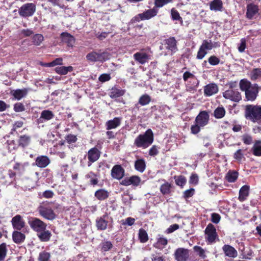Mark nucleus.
<instances>
[{"label":"nucleus","mask_w":261,"mask_h":261,"mask_svg":"<svg viewBox=\"0 0 261 261\" xmlns=\"http://www.w3.org/2000/svg\"><path fill=\"white\" fill-rule=\"evenodd\" d=\"M61 38L62 41L63 42L67 43L69 46H72L75 42L74 37L67 32H63L61 33Z\"/></svg>","instance_id":"23"},{"label":"nucleus","mask_w":261,"mask_h":261,"mask_svg":"<svg viewBox=\"0 0 261 261\" xmlns=\"http://www.w3.org/2000/svg\"><path fill=\"white\" fill-rule=\"evenodd\" d=\"M121 119L119 117H115L112 120H110L106 122V126L107 129H114L120 125Z\"/></svg>","instance_id":"26"},{"label":"nucleus","mask_w":261,"mask_h":261,"mask_svg":"<svg viewBox=\"0 0 261 261\" xmlns=\"http://www.w3.org/2000/svg\"><path fill=\"white\" fill-rule=\"evenodd\" d=\"M225 114V110L223 107H218L215 111L214 115L217 119L222 118Z\"/></svg>","instance_id":"43"},{"label":"nucleus","mask_w":261,"mask_h":261,"mask_svg":"<svg viewBox=\"0 0 261 261\" xmlns=\"http://www.w3.org/2000/svg\"><path fill=\"white\" fill-rule=\"evenodd\" d=\"M205 233L206 234V239L210 243H213L217 236L216 229L215 226L212 224H209L205 229Z\"/></svg>","instance_id":"13"},{"label":"nucleus","mask_w":261,"mask_h":261,"mask_svg":"<svg viewBox=\"0 0 261 261\" xmlns=\"http://www.w3.org/2000/svg\"><path fill=\"white\" fill-rule=\"evenodd\" d=\"M100 155V152L97 148L94 147L90 149L87 154L89 160L87 163L88 166L90 167L92 163L96 162L99 158Z\"/></svg>","instance_id":"14"},{"label":"nucleus","mask_w":261,"mask_h":261,"mask_svg":"<svg viewBox=\"0 0 261 261\" xmlns=\"http://www.w3.org/2000/svg\"><path fill=\"white\" fill-rule=\"evenodd\" d=\"M85 178L88 180L89 184L93 186L96 185L99 181L97 175L92 171L88 172L85 175Z\"/></svg>","instance_id":"30"},{"label":"nucleus","mask_w":261,"mask_h":261,"mask_svg":"<svg viewBox=\"0 0 261 261\" xmlns=\"http://www.w3.org/2000/svg\"><path fill=\"white\" fill-rule=\"evenodd\" d=\"M50 256L49 253L43 251L40 253L38 259L39 261H48Z\"/></svg>","instance_id":"53"},{"label":"nucleus","mask_w":261,"mask_h":261,"mask_svg":"<svg viewBox=\"0 0 261 261\" xmlns=\"http://www.w3.org/2000/svg\"><path fill=\"white\" fill-rule=\"evenodd\" d=\"M242 140L245 144L249 145L252 143V137L248 134H245L242 136Z\"/></svg>","instance_id":"57"},{"label":"nucleus","mask_w":261,"mask_h":261,"mask_svg":"<svg viewBox=\"0 0 261 261\" xmlns=\"http://www.w3.org/2000/svg\"><path fill=\"white\" fill-rule=\"evenodd\" d=\"M223 97L234 102H239L242 99V96L240 92L237 90L229 89L223 93Z\"/></svg>","instance_id":"12"},{"label":"nucleus","mask_w":261,"mask_h":261,"mask_svg":"<svg viewBox=\"0 0 261 261\" xmlns=\"http://www.w3.org/2000/svg\"><path fill=\"white\" fill-rule=\"evenodd\" d=\"M239 84L241 90L245 91L247 100L252 101L256 98L259 89L257 84H252L247 79L241 80Z\"/></svg>","instance_id":"1"},{"label":"nucleus","mask_w":261,"mask_h":261,"mask_svg":"<svg viewBox=\"0 0 261 261\" xmlns=\"http://www.w3.org/2000/svg\"><path fill=\"white\" fill-rule=\"evenodd\" d=\"M31 138L27 135H22L19 137L18 140L19 145L25 147L27 146L30 143Z\"/></svg>","instance_id":"40"},{"label":"nucleus","mask_w":261,"mask_h":261,"mask_svg":"<svg viewBox=\"0 0 261 261\" xmlns=\"http://www.w3.org/2000/svg\"><path fill=\"white\" fill-rule=\"evenodd\" d=\"M37 211L39 215L46 219L53 220L56 218V214L51 208L40 205Z\"/></svg>","instance_id":"10"},{"label":"nucleus","mask_w":261,"mask_h":261,"mask_svg":"<svg viewBox=\"0 0 261 261\" xmlns=\"http://www.w3.org/2000/svg\"><path fill=\"white\" fill-rule=\"evenodd\" d=\"M139 238L141 243H145L148 241V234H147L146 231L144 229H143L142 228H141L139 229Z\"/></svg>","instance_id":"45"},{"label":"nucleus","mask_w":261,"mask_h":261,"mask_svg":"<svg viewBox=\"0 0 261 261\" xmlns=\"http://www.w3.org/2000/svg\"><path fill=\"white\" fill-rule=\"evenodd\" d=\"M223 2L221 0H213L210 3V9L211 11H222Z\"/></svg>","instance_id":"25"},{"label":"nucleus","mask_w":261,"mask_h":261,"mask_svg":"<svg viewBox=\"0 0 261 261\" xmlns=\"http://www.w3.org/2000/svg\"><path fill=\"white\" fill-rule=\"evenodd\" d=\"M37 233L38 238L42 242L48 241L51 236L50 232L49 230H46V228L44 229L43 231L37 232Z\"/></svg>","instance_id":"32"},{"label":"nucleus","mask_w":261,"mask_h":261,"mask_svg":"<svg viewBox=\"0 0 261 261\" xmlns=\"http://www.w3.org/2000/svg\"><path fill=\"white\" fill-rule=\"evenodd\" d=\"M14 242L16 243H21L25 239V235L18 230L14 231L12 234Z\"/></svg>","instance_id":"33"},{"label":"nucleus","mask_w":261,"mask_h":261,"mask_svg":"<svg viewBox=\"0 0 261 261\" xmlns=\"http://www.w3.org/2000/svg\"><path fill=\"white\" fill-rule=\"evenodd\" d=\"M56 72L58 73V74H62V75H65L68 72L72 71L73 70V67L72 66H60V67H57L55 69Z\"/></svg>","instance_id":"39"},{"label":"nucleus","mask_w":261,"mask_h":261,"mask_svg":"<svg viewBox=\"0 0 261 261\" xmlns=\"http://www.w3.org/2000/svg\"><path fill=\"white\" fill-rule=\"evenodd\" d=\"M130 185L137 186L139 185L141 179L139 176H132L130 177Z\"/></svg>","instance_id":"58"},{"label":"nucleus","mask_w":261,"mask_h":261,"mask_svg":"<svg viewBox=\"0 0 261 261\" xmlns=\"http://www.w3.org/2000/svg\"><path fill=\"white\" fill-rule=\"evenodd\" d=\"M238 173L234 170H229L226 175V178L229 182H234L238 178Z\"/></svg>","instance_id":"38"},{"label":"nucleus","mask_w":261,"mask_h":261,"mask_svg":"<svg viewBox=\"0 0 261 261\" xmlns=\"http://www.w3.org/2000/svg\"><path fill=\"white\" fill-rule=\"evenodd\" d=\"M221 219L220 215L217 213H213L211 215V221L216 224L219 222Z\"/></svg>","instance_id":"60"},{"label":"nucleus","mask_w":261,"mask_h":261,"mask_svg":"<svg viewBox=\"0 0 261 261\" xmlns=\"http://www.w3.org/2000/svg\"><path fill=\"white\" fill-rule=\"evenodd\" d=\"M14 110L16 112H21L25 110L24 106L20 102H17L14 105Z\"/></svg>","instance_id":"56"},{"label":"nucleus","mask_w":261,"mask_h":261,"mask_svg":"<svg viewBox=\"0 0 261 261\" xmlns=\"http://www.w3.org/2000/svg\"><path fill=\"white\" fill-rule=\"evenodd\" d=\"M218 88L215 84H210L204 87V94L206 96H211L218 92Z\"/></svg>","instance_id":"29"},{"label":"nucleus","mask_w":261,"mask_h":261,"mask_svg":"<svg viewBox=\"0 0 261 261\" xmlns=\"http://www.w3.org/2000/svg\"><path fill=\"white\" fill-rule=\"evenodd\" d=\"M123 94V91L116 88H113L110 93V96L112 98H115L119 97Z\"/></svg>","instance_id":"42"},{"label":"nucleus","mask_w":261,"mask_h":261,"mask_svg":"<svg viewBox=\"0 0 261 261\" xmlns=\"http://www.w3.org/2000/svg\"><path fill=\"white\" fill-rule=\"evenodd\" d=\"M208 62L212 65H217L220 62V59L216 56H212L208 59Z\"/></svg>","instance_id":"59"},{"label":"nucleus","mask_w":261,"mask_h":261,"mask_svg":"<svg viewBox=\"0 0 261 261\" xmlns=\"http://www.w3.org/2000/svg\"><path fill=\"white\" fill-rule=\"evenodd\" d=\"M189 256V250L184 248H178L174 253V258L176 261H188Z\"/></svg>","instance_id":"11"},{"label":"nucleus","mask_w":261,"mask_h":261,"mask_svg":"<svg viewBox=\"0 0 261 261\" xmlns=\"http://www.w3.org/2000/svg\"><path fill=\"white\" fill-rule=\"evenodd\" d=\"M29 165L28 162H25L23 163H16L13 166V169L18 171H23L25 170V168L28 166Z\"/></svg>","instance_id":"48"},{"label":"nucleus","mask_w":261,"mask_h":261,"mask_svg":"<svg viewBox=\"0 0 261 261\" xmlns=\"http://www.w3.org/2000/svg\"><path fill=\"white\" fill-rule=\"evenodd\" d=\"M194 189L191 188L189 190L185 191L184 193V196L185 198H188L192 197L194 194Z\"/></svg>","instance_id":"62"},{"label":"nucleus","mask_w":261,"mask_h":261,"mask_svg":"<svg viewBox=\"0 0 261 261\" xmlns=\"http://www.w3.org/2000/svg\"><path fill=\"white\" fill-rule=\"evenodd\" d=\"M222 250L226 256L235 258L238 256V252L236 249L229 245H224L222 247Z\"/></svg>","instance_id":"22"},{"label":"nucleus","mask_w":261,"mask_h":261,"mask_svg":"<svg viewBox=\"0 0 261 261\" xmlns=\"http://www.w3.org/2000/svg\"><path fill=\"white\" fill-rule=\"evenodd\" d=\"M171 185L168 182H166L161 186L160 191L164 195L168 194L171 192Z\"/></svg>","instance_id":"47"},{"label":"nucleus","mask_w":261,"mask_h":261,"mask_svg":"<svg viewBox=\"0 0 261 261\" xmlns=\"http://www.w3.org/2000/svg\"><path fill=\"white\" fill-rule=\"evenodd\" d=\"M66 140H67V142L72 143L76 141L77 138L76 136L74 135L69 134L66 136Z\"/></svg>","instance_id":"63"},{"label":"nucleus","mask_w":261,"mask_h":261,"mask_svg":"<svg viewBox=\"0 0 261 261\" xmlns=\"http://www.w3.org/2000/svg\"><path fill=\"white\" fill-rule=\"evenodd\" d=\"M167 49L175 51L177 50V41L174 37H170L165 40Z\"/></svg>","instance_id":"24"},{"label":"nucleus","mask_w":261,"mask_h":261,"mask_svg":"<svg viewBox=\"0 0 261 261\" xmlns=\"http://www.w3.org/2000/svg\"><path fill=\"white\" fill-rule=\"evenodd\" d=\"M168 240L164 237H160L158 239L157 241L154 244L153 246L158 249L162 250L167 245Z\"/></svg>","instance_id":"34"},{"label":"nucleus","mask_w":261,"mask_h":261,"mask_svg":"<svg viewBox=\"0 0 261 261\" xmlns=\"http://www.w3.org/2000/svg\"><path fill=\"white\" fill-rule=\"evenodd\" d=\"M174 179L176 184L180 187H183L187 182L186 177L182 175L175 176Z\"/></svg>","instance_id":"46"},{"label":"nucleus","mask_w":261,"mask_h":261,"mask_svg":"<svg viewBox=\"0 0 261 261\" xmlns=\"http://www.w3.org/2000/svg\"><path fill=\"white\" fill-rule=\"evenodd\" d=\"M111 175L114 178L120 179L124 175V170L120 165H115L112 169Z\"/></svg>","instance_id":"19"},{"label":"nucleus","mask_w":261,"mask_h":261,"mask_svg":"<svg viewBox=\"0 0 261 261\" xmlns=\"http://www.w3.org/2000/svg\"><path fill=\"white\" fill-rule=\"evenodd\" d=\"M108 192L104 189H100L95 193V196L99 200H103L109 197Z\"/></svg>","instance_id":"36"},{"label":"nucleus","mask_w":261,"mask_h":261,"mask_svg":"<svg viewBox=\"0 0 261 261\" xmlns=\"http://www.w3.org/2000/svg\"><path fill=\"white\" fill-rule=\"evenodd\" d=\"M132 198V196L129 195L128 193H124L122 195V201L125 204H128L131 203Z\"/></svg>","instance_id":"55"},{"label":"nucleus","mask_w":261,"mask_h":261,"mask_svg":"<svg viewBox=\"0 0 261 261\" xmlns=\"http://www.w3.org/2000/svg\"><path fill=\"white\" fill-rule=\"evenodd\" d=\"M210 116L205 111L200 112L195 119L194 124L191 127L192 134L196 135L200 132L201 128L206 125L209 121Z\"/></svg>","instance_id":"3"},{"label":"nucleus","mask_w":261,"mask_h":261,"mask_svg":"<svg viewBox=\"0 0 261 261\" xmlns=\"http://www.w3.org/2000/svg\"><path fill=\"white\" fill-rule=\"evenodd\" d=\"M133 57L141 64H144L150 59L149 56L144 52H137L134 54Z\"/></svg>","instance_id":"21"},{"label":"nucleus","mask_w":261,"mask_h":261,"mask_svg":"<svg viewBox=\"0 0 261 261\" xmlns=\"http://www.w3.org/2000/svg\"><path fill=\"white\" fill-rule=\"evenodd\" d=\"M44 37L43 35L40 34H37L34 35L32 37V42L35 45L38 46L40 45L41 42L43 41Z\"/></svg>","instance_id":"44"},{"label":"nucleus","mask_w":261,"mask_h":261,"mask_svg":"<svg viewBox=\"0 0 261 261\" xmlns=\"http://www.w3.org/2000/svg\"><path fill=\"white\" fill-rule=\"evenodd\" d=\"M259 9L257 5L254 4H249L247 6L246 17L252 19L258 13Z\"/></svg>","instance_id":"17"},{"label":"nucleus","mask_w":261,"mask_h":261,"mask_svg":"<svg viewBox=\"0 0 261 261\" xmlns=\"http://www.w3.org/2000/svg\"><path fill=\"white\" fill-rule=\"evenodd\" d=\"M151 101V97L148 94H144L142 95L139 99L138 103L135 105L134 109L139 110V104L141 106H145L148 105Z\"/></svg>","instance_id":"31"},{"label":"nucleus","mask_w":261,"mask_h":261,"mask_svg":"<svg viewBox=\"0 0 261 261\" xmlns=\"http://www.w3.org/2000/svg\"><path fill=\"white\" fill-rule=\"evenodd\" d=\"M250 78L252 81L261 79V68H253L250 71Z\"/></svg>","instance_id":"35"},{"label":"nucleus","mask_w":261,"mask_h":261,"mask_svg":"<svg viewBox=\"0 0 261 261\" xmlns=\"http://www.w3.org/2000/svg\"><path fill=\"white\" fill-rule=\"evenodd\" d=\"M101 249L102 251H108L110 250L112 247L113 244L110 241H105L100 244Z\"/></svg>","instance_id":"52"},{"label":"nucleus","mask_w":261,"mask_h":261,"mask_svg":"<svg viewBox=\"0 0 261 261\" xmlns=\"http://www.w3.org/2000/svg\"><path fill=\"white\" fill-rule=\"evenodd\" d=\"M153 141V134L151 129H148L144 134L139 135L134 144L138 147L146 148Z\"/></svg>","instance_id":"4"},{"label":"nucleus","mask_w":261,"mask_h":261,"mask_svg":"<svg viewBox=\"0 0 261 261\" xmlns=\"http://www.w3.org/2000/svg\"><path fill=\"white\" fill-rule=\"evenodd\" d=\"M246 48V40L245 39H242L241 42L238 45V50L240 52L242 53Z\"/></svg>","instance_id":"61"},{"label":"nucleus","mask_w":261,"mask_h":261,"mask_svg":"<svg viewBox=\"0 0 261 261\" xmlns=\"http://www.w3.org/2000/svg\"><path fill=\"white\" fill-rule=\"evenodd\" d=\"M245 117L253 123H261V106L249 105L245 107Z\"/></svg>","instance_id":"2"},{"label":"nucleus","mask_w":261,"mask_h":261,"mask_svg":"<svg viewBox=\"0 0 261 261\" xmlns=\"http://www.w3.org/2000/svg\"><path fill=\"white\" fill-rule=\"evenodd\" d=\"M171 15L172 19L174 20H178L181 22H182V19L180 16L178 12L175 9L172 8L171 10Z\"/></svg>","instance_id":"51"},{"label":"nucleus","mask_w":261,"mask_h":261,"mask_svg":"<svg viewBox=\"0 0 261 261\" xmlns=\"http://www.w3.org/2000/svg\"><path fill=\"white\" fill-rule=\"evenodd\" d=\"M253 154L255 156H261V141H256L252 148Z\"/></svg>","instance_id":"41"},{"label":"nucleus","mask_w":261,"mask_h":261,"mask_svg":"<svg viewBox=\"0 0 261 261\" xmlns=\"http://www.w3.org/2000/svg\"><path fill=\"white\" fill-rule=\"evenodd\" d=\"M55 115L54 113L49 110H45L41 112L40 117L37 119V123L38 124L44 123L54 118Z\"/></svg>","instance_id":"16"},{"label":"nucleus","mask_w":261,"mask_h":261,"mask_svg":"<svg viewBox=\"0 0 261 261\" xmlns=\"http://www.w3.org/2000/svg\"><path fill=\"white\" fill-rule=\"evenodd\" d=\"M11 223L13 228L17 230H21L25 226V222L20 215H17L13 217Z\"/></svg>","instance_id":"15"},{"label":"nucleus","mask_w":261,"mask_h":261,"mask_svg":"<svg viewBox=\"0 0 261 261\" xmlns=\"http://www.w3.org/2000/svg\"><path fill=\"white\" fill-rule=\"evenodd\" d=\"M189 182L190 184L196 185L198 182V176L196 174H192L190 176Z\"/></svg>","instance_id":"64"},{"label":"nucleus","mask_w":261,"mask_h":261,"mask_svg":"<svg viewBox=\"0 0 261 261\" xmlns=\"http://www.w3.org/2000/svg\"><path fill=\"white\" fill-rule=\"evenodd\" d=\"M249 186L247 185L243 186L239 191V200L243 202L247 199L249 195Z\"/></svg>","instance_id":"27"},{"label":"nucleus","mask_w":261,"mask_h":261,"mask_svg":"<svg viewBox=\"0 0 261 261\" xmlns=\"http://www.w3.org/2000/svg\"><path fill=\"white\" fill-rule=\"evenodd\" d=\"M217 46V42L213 43L211 40H203L198 51L197 58L198 59H203L207 54L206 50H211L213 48L216 47Z\"/></svg>","instance_id":"8"},{"label":"nucleus","mask_w":261,"mask_h":261,"mask_svg":"<svg viewBox=\"0 0 261 261\" xmlns=\"http://www.w3.org/2000/svg\"><path fill=\"white\" fill-rule=\"evenodd\" d=\"M28 224L30 227L37 233L45 229L47 226L46 224L40 219L33 217L28 218Z\"/></svg>","instance_id":"7"},{"label":"nucleus","mask_w":261,"mask_h":261,"mask_svg":"<svg viewBox=\"0 0 261 261\" xmlns=\"http://www.w3.org/2000/svg\"><path fill=\"white\" fill-rule=\"evenodd\" d=\"M193 249L194 251L197 253V255H198L200 257L203 259L206 257V255L205 253V251L201 247L195 246L194 247Z\"/></svg>","instance_id":"50"},{"label":"nucleus","mask_w":261,"mask_h":261,"mask_svg":"<svg viewBox=\"0 0 261 261\" xmlns=\"http://www.w3.org/2000/svg\"><path fill=\"white\" fill-rule=\"evenodd\" d=\"M112 221V217H110L108 213H105L102 216L96 218L95 225L97 229L100 231L106 230Z\"/></svg>","instance_id":"6"},{"label":"nucleus","mask_w":261,"mask_h":261,"mask_svg":"<svg viewBox=\"0 0 261 261\" xmlns=\"http://www.w3.org/2000/svg\"><path fill=\"white\" fill-rule=\"evenodd\" d=\"M29 91V89L24 88L22 89H17L12 91V95L17 100H20L25 97Z\"/></svg>","instance_id":"28"},{"label":"nucleus","mask_w":261,"mask_h":261,"mask_svg":"<svg viewBox=\"0 0 261 261\" xmlns=\"http://www.w3.org/2000/svg\"><path fill=\"white\" fill-rule=\"evenodd\" d=\"M135 167L137 171L140 172H144L146 168V164L144 160L141 159L136 161L135 163Z\"/></svg>","instance_id":"37"},{"label":"nucleus","mask_w":261,"mask_h":261,"mask_svg":"<svg viewBox=\"0 0 261 261\" xmlns=\"http://www.w3.org/2000/svg\"><path fill=\"white\" fill-rule=\"evenodd\" d=\"M7 249L5 243L0 245V261H3L7 254Z\"/></svg>","instance_id":"49"},{"label":"nucleus","mask_w":261,"mask_h":261,"mask_svg":"<svg viewBox=\"0 0 261 261\" xmlns=\"http://www.w3.org/2000/svg\"><path fill=\"white\" fill-rule=\"evenodd\" d=\"M86 59L89 62H103L110 58V54L107 51L101 52L92 51L86 55Z\"/></svg>","instance_id":"5"},{"label":"nucleus","mask_w":261,"mask_h":261,"mask_svg":"<svg viewBox=\"0 0 261 261\" xmlns=\"http://www.w3.org/2000/svg\"><path fill=\"white\" fill-rule=\"evenodd\" d=\"M50 163V161L48 156L46 155H40L36 158L35 162L33 164V165L43 168L47 167Z\"/></svg>","instance_id":"18"},{"label":"nucleus","mask_w":261,"mask_h":261,"mask_svg":"<svg viewBox=\"0 0 261 261\" xmlns=\"http://www.w3.org/2000/svg\"><path fill=\"white\" fill-rule=\"evenodd\" d=\"M173 0H155L154 7L158 8L162 7L165 4L171 2Z\"/></svg>","instance_id":"54"},{"label":"nucleus","mask_w":261,"mask_h":261,"mask_svg":"<svg viewBox=\"0 0 261 261\" xmlns=\"http://www.w3.org/2000/svg\"><path fill=\"white\" fill-rule=\"evenodd\" d=\"M36 11V6L33 3L23 5L18 10L20 16L27 17L32 16Z\"/></svg>","instance_id":"9"},{"label":"nucleus","mask_w":261,"mask_h":261,"mask_svg":"<svg viewBox=\"0 0 261 261\" xmlns=\"http://www.w3.org/2000/svg\"><path fill=\"white\" fill-rule=\"evenodd\" d=\"M158 11V8L153 7L152 9L147 10L142 13L139 14V16L141 17V20L149 19L156 16Z\"/></svg>","instance_id":"20"}]
</instances>
